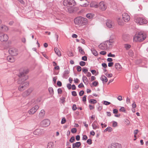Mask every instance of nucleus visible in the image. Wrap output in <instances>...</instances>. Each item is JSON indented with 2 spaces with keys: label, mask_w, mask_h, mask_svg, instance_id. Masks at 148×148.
<instances>
[{
  "label": "nucleus",
  "mask_w": 148,
  "mask_h": 148,
  "mask_svg": "<svg viewBox=\"0 0 148 148\" xmlns=\"http://www.w3.org/2000/svg\"><path fill=\"white\" fill-rule=\"evenodd\" d=\"M63 4L65 6V10L69 13L73 12L74 9L73 7L76 4L74 0H64Z\"/></svg>",
  "instance_id": "nucleus-1"
},
{
  "label": "nucleus",
  "mask_w": 148,
  "mask_h": 148,
  "mask_svg": "<svg viewBox=\"0 0 148 148\" xmlns=\"http://www.w3.org/2000/svg\"><path fill=\"white\" fill-rule=\"evenodd\" d=\"M145 34L142 33L136 34L133 38V41L135 42H140L143 41L146 38Z\"/></svg>",
  "instance_id": "nucleus-2"
},
{
  "label": "nucleus",
  "mask_w": 148,
  "mask_h": 148,
  "mask_svg": "<svg viewBox=\"0 0 148 148\" xmlns=\"http://www.w3.org/2000/svg\"><path fill=\"white\" fill-rule=\"evenodd\" d=\"M75 24L79 26H83L86 25L88 23L87 20L81 17L76 18L74 20Z\"/></svg>",
  "instance_id": "nucleus-3"
},
{
  "label": "nucleus",
  "mask_w": 148,
  "mask_h": 148,
  "mask_svg": "<svg viewBox=\"0 0 148 148\" xmlns=\"http://www.w3.org/2000/svg\"><path fill=\"white\" fill-rule=\"evenodd\" d=\"M18 84H20L18 87V90L22 91L25 89L29 85V82L23 79L19 80Z\"/></svg>",
  "instance_id": "nucleus-4"
},
{
  "label": "nucleus",
  "mask_w": 148,
  "mask_h": 148,
  "mask_svg": "<svg viewBox=\"0 0 148 148\" xmlns=\"http://www.w3.org/2000/svg\"><path fill=\"white\" fill-rule=\"evenodd\" d=\"M134 21L139 25L146 24L147 23V20L142 17H136L135 18Z\"/></svg>",
  "instance_id": "nucleus-5"
},
{
  "label": "nucleus",
  "mask_w": 148,
  "mask_h": 148,
  "mask_svg": "<svg viewBox=\"0 0 148 148\" xmlns=\"http://www.w3.org/2000/svg\"><path fill=\"white\" fill-rule=\"evenodd\" d=\"M106 25L109 28L113 29L115 27V24L114 21L110 20H107L106 21Z\"/></svg>",
  "instance_id": "nucleus-6"
},
{
  "label": "nucleus",
  "mask_w": 148,
  "mask_h": 148,
  "mask_svg": "<svg viewBox=\"0 0 148 148\" xmlns=\"http://www.w3.org/2000/svg\"><path fill=\"white\" fill-rule=\"evenodd\" d=\"M114 42L113 41H107L104 42V44L106 49H109L111 48L113 45Z\"/></svg>",
  "instance_id": "nucleus-7"
},
{
  "label": "nucleus",
  "mask_w": 148,
  "mask_h": 148,
  "mask_svg": "<svg viewBox=\"0 0 148 148\" xmlns=\"http://www.w3.org/2000/svg\"><path fill=\"white\" fill-rule=\"evenodd\" d=\"M39 108V106H38L36 105L28 111V113L29 114H34L38 109Z\"/></svg>",
  "instance_id": "nucleus-8"
},
{
  "label": "nucleus",
  "mask_w": 148,
  "mask_h": 148,
  "mask_svg": "<svg viewBox=\"0 0 148 148\" xmlns=\"http://www.w3.org/2000/svg\"><path fill=\"white\" fill-rule=\"evenodd\" d=\"M9 53L13 56H16L18 54L17 50L14 48H11L9 50Z\"/></svg>",
  "instance_id": "nucleus-9"
},
{
  "label": "nucleus",
  "mask_w": 148,
  "mask_h": 148,
  "mask_svg": "<svg viewBox=\"0 0 148 148\" xmlns=\"http://www.w3.org/2000/svg\"><path fill=\"white\" fill-rule=\"evenodd\" d=\"M99 6L100 9L102 11H105L107 8L106 3L103 1L100 2L99 4Z\"/></svg>",
  "instance_id": "nucleus-10"
},
{
  "label": "nucleus",
  "mask_w": 148,
  "mask_h": 148,
  "mask_svg": "<svg viewBox=\"0 0 148 148\" xmlns=\"http://www.w3.org/2000/svg\"><path fill=\"white\" fill-rule=\"evenodd\" d=\"M50 124V121L48 119H45L42 120L41 122V125L43 127H47L49 126Z\"/></svg>",
  "instance_id": "nucleus-11"
},
{
  "label": "nucleus",
  "mask_w": 148,
  "mask_h": 148,
  "mask_svg": "<svg viewBox=\"0 0 148 148\" xmlns=\"http://www.w3.org/2000/svg\"><path fill=\"white\" fill-rule=\"evenodd\" d=\"M8 39V35L4 34H0V41L1 42L7 41Z\"/></svg>",
  "instance_id": "nucleus-12"
},
{
  "label": "nucleus",
  "mask_w": 148,
  "mask_h": 148,
  "mask_svg": "<svg viewBox=\"0 0 148 148\" xmlns=\"http://www.w3.org/2000/svg\"><path fill=\"white\" fill-rule=\"evenodd\" d=\"M44 133L45 131L43 129H37L34 132V134L36 135H40Z\"/></svg>",
  "instance_id": "nucleus-13"
},
{
  "label": "nucleus",
  "mask_w": 148,
  "mask_h": 148,
  "mask_svg": "<svg viewBox=\"0 0 148 148\" xmlns=\"http://www.w3.org/2000/svg\"><path fill=\"white\" fill-rule=\"evenodd\" d=\"M122 18L125 22H128L130 20V16L127 13H124L122 14Z\"/></svg>",
  "instance_id": "nucleus-14"
},
{
  "label": "nucleus",
  "mask_w": 148,
  "mask_h": 148,
  "mask_svg": "<svg viewBox=\"0 0 148 148\" xmlns=\"http://www.w3.org/2000/svg\"><path fill=\"white\" fill-rule=\"evenodd\" d=\"M122 146L121 144L117 143H112L110 145L108 148H121Z\"/></svg>",
  "instance_id": "nucleus-15"
},
{
  "label": "nucleus",
  "mask_w": 148,
  "mask_h": 148,
  "mask_svg": "<svg viewBox=\"0 0 148 148\" xmlns=\"http://www.w3.org/2000/svg\"><path fill=\"white\" fill-rule=\"evenodd\" d=\"M80 5L83 7H86L88 5L89 3L86 0H80Z\"/></svg>",
  "instance_id": "nucleus-16"
},
{
  "label": "nucleus",
  "mask_w": 148,
  "mask_h": 148,
  "mask_svg": "<svg viewBox=\"0 0 148 148\" xmlns=\"http://www.w3.org/2000/svg\"><path fill=\"white\" fill-rule=\"evenodd\" d=\"M0 30L4 31H6L8 30V28L6 25H2L0 26Z\"/></svg>",
  "instance_id": "nucleus-17"
},
{
  "label": "nucleus",
  "mask_w": 148,
  "mask_h": 148,
  "mask_svg": "<svg viewBox=\"0 0 148 148\" xmlns=\"http://www.w3.org/2000/svg\"><path fill=\"white\" fill-rule=\"evenodd\" d=\"M90 6L91 7H94L95 8H97L99 6L97 3L95 2H92L90 4Z\"/></svg>",
  "instance_id": "nucleus-18"
},
{
  "label": "nucleus",
  "mask_w": 148,
  "mask_h": 148,
  "mask_svg": "<svg viewBox=\"0 0 148 148\" xmlns=\"http://www.w3.org/2000/svg\"><path fill=\"white\" fill-rule=\"evenodd\" d=\"M92 126L93 127V129L95 130L99 128V125L98 124L97 122L96 121H95L92 123Z\"/></svg>",
  "instance_id": "nucleus-19"
},
{
  "label": "nucleus",
  "mask_w": 148,
  "mask_h": 148,
  "mask_svg": "<svg viewBox=\"0 0 148 148\" xmlns=\"http://www.w3.org/2000/svg\"><path fill=\"white\" fill-rule=\"evenodd\" d=\"M8 60L11 62H13L15 61V59L12 56H8L7 58Z\"/></svg>",
  "instance_id": "nucleus-20"
},
{
  "label": "nucleus",
  "mask_w": 148,
  "mask_h": 148,
  "mask_svg": "<svg viewBox=\"0 0 148 148\" xmlns=\"http://www.w3.org/2000/svg\"><path fill=\"white\" fill-rule=\"evenodd\" d=\"M54 51L56 54L58 56H61V53L60 50L57 47H55L54 48Z\"/></svg>",
  "instance_id": "nucleus-21"
},
{
  "label": "nucleus",
  "mask_w": 148,
  "mask_h": 148,
  "mask_svg": "<svg viewBox=\"0 0 148 148\" xmlns=\"http://www.w3.org/2000/svg\"><path fill=\"white\" fill-rule=\"evenodd\" d=\"M115 68L118 71H121L122 69V66L119 63H116L115 65Z\"/></svg>",
  "instance_id": "nucleus-22"
},
{
  "label": "nucleus",
  "mask_w": 148,
  "mask_h": 148,
  "mask_svg": "<svg viewBox=\"0 0 148 148\" xmlns=\"http://www.w3.org/2000/svg\"><path fill=\"white\" fill-rule=\"evenodd\" d=\"M101 79L103 82H106L108 81L107 77L104 75H102L101 77Z\"/></svg>",
  "instance_id": "nucleus-23"
},
{
  "label": "nucleus",
  "mask_w": 148,
  "mask_h": 148,
  "mask_svg": "<svg viewBox=\"0 0 148 148\" xmlns=\"http://www.w3.org/2000/svg\"><path fill=\"white\" fill-rule=\"evenodd\" d=\"M45 111L44 110H42L39 113V116L40 118H43L45 115Z\"/></svg>",
  "instance_id": "nucleus-24"
},
{
  "label": "nucleus",
  "mask_w": 148,
  "mask_h": 148,
  "mask_svg": "<svg viewBox=\"0 0 148 148\" xmlns=\"http://www.w3.org/2000/svg\"><path fill=\"white\" fill-rule=\"evenodd\" d=\"M117 22L118 23V24L120 25H123L124 23L122 21V19L119 17H118L117 18Z\"/></svg>",
  "instance_id": "nucleus-25"
},
{
  "label": "nucleus",
  "mask_w": 148,
  "mask_h": 148,
  "mask_svg": "<svg viewBox=\"0 0 148 148\" xmlns=\"http://www.w3.org/2000/svg\"><path fill=\"white\" fill-rule=\"evenodd\" d=\"M81 143L80 142H77L73 144V147L78 148L81 146Z\"/></svg>",
  "instance_id": "nucleus-26"
},
{
  "label": "nucleus",
  "mask_w": 148,
  "mask_h": 148,
  "mask_svg": "<svg viewBox=\"0 0 148 148\" xmlns=\"http://www.w3.org/2000/svg\"><path fill=\"white\" fill-rule=\"evenodd\" d=\"M54 144L53 143L51 142L48 143L47 148H53Z\"/></svg>",
  "instance_id": "nucleus-27"
},
{
  "label": "nucleus",
  "mask_w": 148,
  "mask_h": 148,
  "mask_svg": "<svg viewBox=\"0 0 148 148\" xmlns=\"http://www.w3.org/2000/svg\"><path fill=\"white\" fill-rule=\"evenodd\" d=\"M78 49L79 52L82 55H83L85 54V52L84 50V49L81 47H79Z\"/></svg>",
  "instance_id": "nucleus-28"
},
{
  "label": "nucleus",
  "mask_w": 148,
  "mask_h": 148,
  "mask_svg": "<svg viewBox=\"0 0 148 148\" xmlns=\"http://www.w3.org/2000/svg\"><path fill=\"white\" fill-rule=\"evenodd\" d=\"M103 44H104V42L100 44L99 45V48L101 49H106L105 46V45H103Z\"/></svg>",
  "instance_id": "nucleus-29"
},
{
  "label": "nucleus",
  "mask_w": 148,
  "mask_h": 148,
  "mask_svg": "<svg viewBox=\"0 0 148 148\" xmlns=\"http://www.w3.org/2000/svg\"><path fill=\"white\" fill-rule=\"evenodd\" d=\"M86 16L89 19H91L93 17L94 14L91 13L88 14H86Z\"/></svg>",
  "instance_id": "nucleus-30"
},
{
  "label": "nucleus",
  "mask_w": 148,
  "mask_h": 148,
  "mask_svg": "<svg viewBox=\"0 0 148 148\" xmlns=\"http://www.w3.org/2000/svg\"><path fill=\"white\" fill-rule=\"evenodd\" d=\"M83 82L84 83L88 82V80L87 78L85 76H83L82 77Z\"/></svg>",
  "instance_id": "nucleus-31"
},
{
  "label": "nucleus",
  "mask_w": 148,
  "mask_h": 148,
  "mask_svg": "<svg viewBox=\"0 0 148 148\" xmlns=\"http://www.w3.org/2000/svg\"><path fill=\"white\" fill-rule=\"evenodd\" d=\"M92 53L95 56H97L98 55V53L97 51L94 49H92Z\"/></svg>",
  "instance_id": "nucleus-32"
},
{
  "label": "nucleus",
  "mask_w": 148,
  "mask_h": 148,
  "mask_svg": "<svg viewBox=\"0 0 148 148\" xmlns=\"http://www.w3.org/2000/svg\"><path fill=\"white\" fill-rule=\"evenodd\" d=\"M28 72V71L27 70H24L23 72H20V74L21 76H24L25 74L27 73Z\"/></svg>",
  "instance_id": "nucleus-33"
},
{
  "label": "nucleus",
  "mask_w": 148,
  "mask_h": 148,
  "mask_svg": "<svg viewBox=\"0 0 148 148\" xmlns=\"http://www.w3.org/2000/svg\"><path fill=\"white\" fill-rule=\"evenodd\" d=\"M112 128H111V127H109L106 128V129L104 130V131H108L109 132H111L112 131Z\"/></svg>",
  "instance_id": "nucleus-34"
},
{
  "label": "nucleus",
  "mask_w": 148,
  "mask_h": 148,
  "mask_svg": "<svg viewBox=\"0 0 148 148\" xmlns=\"http://www.w3.org/2000/svg\"><path fill=\"white\" fill-rule=\"evenodd\" d=\"M32 92V90L30 89H28L27 91H25L24 92V94H25L26 96L29 95Z\"/></svg>",
  "instance_id": "nucleus-35"
},
{
  "label": "nucleus",
  "mask_w": 148,
  "mask_h": 148,
  "mask_svg": "<svg viewBox=\"0 0 148 148\" xmlns=\"http://www.w3.org/2000/svg\"><path fill=\"white\" fill-rule=\"evenodd\" d=\"M119 111L120 112H126V110L125 108L123 107H121V108L119 109Z\"/></svg>",
  "instance_id": "nucleus-36"
},
{
  "label": "nucleus",
  "mask_w": 148,
  "mask_h": 148,
  "mask_svg": "<svg viewBox=\"0 0 148 148\" xmlns=\"http://www.w3.org/2000/svg\"><path fill=\"white\" fill-rule=\"evenodd\" d=\"M49 93L51 94H53V89L52 87H49Z\"/></svg>",
  "instance_id": "nucleus-37"
},
{
  "label": "nucleus",
  "mask_w": 148,
  "mask_h": 148,
  "mask_svg": "<svg viewBox=\"0 0 148 148\" xmlns=\"http://www.w3.org/2000/svg\"><path fill=\"white\" fill-rule=\"evenodd\" d=\"M128 54L129 56L131 57H132L134 55V53L133 51L132 50H130L128 52Z\"/></svg>",
  "instance_id": "nucleus-38"
},
{
  "label": "nucleus",
  "mask_w": 148,
  "mask_h": 148,
  "mask_svg": "<svg viewBox=\"0 0 148 148\" xmlns=\"http://www.w3.org/2000/svg\"><path fill=\"white\" fill-rule=\"evenodd\" d=\"M89 102L92 103H95L97 102V101L96 100L91 99L89 101Z\"/></svg>",
  "instance_id": "nucleus-39"
},
{
  "label": "nucleus",
  "mask_w": 148,
  "mask_h": 148,
  "mask_svg": "<svg viewBox=\"0 0 148 148\" xmlns=\"http://www.w3.org/2000/svg\"><path fill=\"white\" fill-rule=\"evenodd\" d=\"M112 126L114 127H116L117 126V123L116 122L113 121L112 122Z\"/></svg>",
  "instance_id": "nucleus-40"
},
{
  "label": "nucleus",
  "mask_w": 148,
  "mask_h": 148,
  "mask_svg": "<svg viewBox=\"0 0 148 148\" xmlns=\"http://www.w3.org/2000/svg\"><path fill=\"white\" fill-rule=\"evenodd\" d=\"M124 47L127 50L130 48L131 46L130 45L125 44L124 45Z\"/></svg>",
  "instance_id": "nucleus-41"
},
{
  "label": "nucleus",
  "mask_w": 148,
  "mask_h": 148,
  "mask_svg": "<svg viewBox=\"0 0 148 148\" xmlns=\"http://www.w3.org/2000/svg\"><path fill=\"white\" fill-rule=\"evenodd\" d=\"M125 123L127 125H130V121L128 119H126L125 120Z\"/></svg>",
  "instance_id": "nucleus-42"
},
{
  "label": "nucleus",
  "mask_w": 148,
  "mask_h": 148,
  "mask_svg": "<svg viewBox=\"0 0 148 148\" xmlns=\"http://www.w3.org/2000/svg\"><path fill=\"white\" fill-rule=\"evenodd\" d=\"M99 84L98 82L96 81H94L92 82V84L94 86H96Z\"/></svg>",
  "instance_id": "nucleus-43"
},
{
  "label": "nucleus",
  "mask_w": 148,
  "mask_h": 148,
  "mask_svg": "<svg viewBox=\"0 0 148 148\" xmlns=\"http://www.w3.org/2000/svg\"><path fill=\"white\" fill-rule=\"evenodd\" d=\"M123 38L125 41H127L129 39V37L128 36H123Z\"/></svg>",
  "instance_id": "nucleus-44"
},
{
  "label": "nucleus",
  "mask_w": 148,
  "mask_h": 148,
  "mask_svg": "<svg viewBox=\"0 0 148 148\" xmlns=\"http://www.w3.org/2000/svg\"><path fill=\"white\" fill-rule=\"evenodd\" d=\"M86 63L84 62V61H81L79 62V64L80 66H84L85 65Z\"/></svg>",
  "instance_id": "nucleus-45"
},
{
  "label": "nucleus",
  "mask_w": 148,
  "mask_h": 148,
  "mask_svg": "<svg viewBox=\"0 0 148 148\" xmlns=\"http://www.w3.org/2000/svg\"><path fill=\"white\" fill-rule=\"evenodd\" d=\"M105 75L108 77H111L112 76V73H106Z\"/></svg>",
  "instance_id": "nucleus-46"
},
{
  "label": "nucleus",
  "mask_w": 148,
  "mask_h": 148,
  "mask_svg": "<svg viewBox=\"0 0 148 148\" xmlns=\"http://www.w3.org/2000/svg\"><path fill=\"white\" fill-rule=\"evenodd\" d=\"M87 143L89 145H91L92 143V141L91 139H88L87 140Z\"/></svg>",
  "instance_id": "nucleus-47"
},
{
  "label": "nucleus",
  "mask_w": 148,
  "mask_h": 148,
  "mask_svg": "<svg viewBox=\"0 0 148 148\" xmlns=\"http://www.w3.org/2000/svg\"><path fill=\"white\" fill-rule=\"evenodd\" d=\"M75 137L74 136L72 137L70 139V141L71 143H73L75 141Z\"/></svg>",
  "instance_id": "nucleus-48"
},
{
  "label": "nucleus",
  "mask_w": 148,
  "mask_h": 148,
  "mask_svg": "<svg viewBox=\"0 0 148 148\" xmlns=\"http://www.w3.org/2000/svg\"><path fill=\"white\" fill-rule=\"evenodd\" d=\"M66 122V120L65 118H63L62 119L61 123L62 124L65 123Z\"/></svg>",
  "instance_id": "nucleus-49"
},
{
  "label": "nucleus",
  "mask_w": 148,
  "mask_h": 148,
  "mask_svg": "<svg viewBox=\"0 0 148 148\" xmlns=\"http://www.w3.org/2000/svg\"><path fill=\"white\" fill-rule=\"evenodd\" d=\"M77 132V129L75 128H72L71 130V132L73 133H75Z\"/></svg>",
  "instance_id": "nucleus-50"
},
{
  "label": "nucleus",
  "mask_w": 148,
  "mask_h": 148,
  "mask_svg": "<svg viewBox=\"0 0 148 148\" xmlns=\"http://www.w3.org/2000/svg\"><path fill=\"white\" fill-rule=\"evenodd\" d=\"M108 57H115V56L114 54H112L111 53H110L108 55Z\"/></svg>",
  "instance_id": "nucleus-51"
},
{
  "label": "nucleus",
  "mask_w": 148,
  "mask_h": 148,
  "mask_svg": "<svg viewBox=\"0 0 148 148\" xmlns=\"http://www.w3.org/2000/svg\"><path fill=\"white\" fill-rule=\"evenodd\" d=\"M77 71H81L82 68L80 66H78L77 67Z\"/></svg>",
  "instance_id": "nucleus-52"
},
{
  "label": "nucleus",
  "mask_w": 148,
  "mask_h": 148,
  "mask_svg": "<svg viewBox=\"0 0 148 148\" xmlns=\"http://www.w3.org/2000/svg\"><path fill=\"white\" fill-rule=\"evenodd\" d=\"M89 107L90 110H92L95 108L94 106H92L91 105H89Z\"/></svg>",
  "instance_id": "nucleus-53"
},
{
  "label": "nucleus",
  "mask_w": 148,
  "mask_h": 148,
  "mask_svg": "<svg viewBox=\"0 0 148 148\" xmlns=\"http://www.w3.org/2000/svg\"><path fill=\"white\" fill-rule=\"evenodd\" d=\"M88 138L87 136L86 135H84L82 137V139L84 140H86Z\"/></svg>",
  "instance_id": "nucleus-54"
},
{
  "label": "nucleus",
  "mask_w": 148,
  "mask_h": 148,
  "mask_svg": "<svg viewBox=\"0 0 148 148\" xmlns=\"http://www.w3.org/2000/svg\"><path fill=\"white\" fill-rule=\"evenodd\" d=\"M110 103V102L106 101H104L103 102V104L106 105H108Z\"/></svg>",
  "instance_id": "nucleus-55"
},
{
  "label": "nucleus",
  "mask_w": 148,
  "mask_h": 148,
  "mask_svg": "<svg viewBox=\"0 0 148 148\" xmlns=\"http://www.w3.org/2000/svg\"><path fill=\"white\" fill-rule=\"evenodd\" d=\"M72 109L73 110H75L77 109V107L75 104H73L72 106Z\"/></svg>",
  "instance_id": "nucleus-56"
},
{
  "label": "nucleus",
  "mask_w": 148,
  "mask_h": 148,
  "mask_svg": "<svg viewBox=\"0 0 148 148\" xmlns=\"http://www.w3.org/2000/svg\"><path fill=\"white\" fill-rule=\"evenodd\" d=\"M82 60L84 61H86L87 60V57L86 56H83L82 58Z\"/></svg>",
  "instance_id": "nucleus-57"
},
{
  "label": "nucleus",
  "mask_w": 148,
  "mask_h": 148,
  "mask_svg": "<svg viewBox=\"0 0 148 148\" xmlns=\"http://www.w3.org/2000/svg\"><path fill=\"white\" fill-rule=\"evenodd\" d=\"M100 54L103 55H105L106 54V52L104 51H102L100 52Z\"/></svg>",
  "instance_id": "nucleus-58"
},
{
  "label": "nucleus",
  "mask_w": 148,
  "mask_h": 148,
  "mask_svg": "<svg viewBox=\"0 0 148 148\" xmlns=\"http://www.w3.org/2000/svg\"><path fill=\"white\" fill-rule=\"evenodd\" d=\"M72 94L73 96H75L77 95L76 92L75 91H72Z\"/></svg>",
  "instance_id": "nucleus-59"
},
{
  "label": "nucleus",
  "mask_w": 148,
  "mask_h": 148,
  "mask_svg": "<svg viewBox=\"0 0 148 148\" xmlns=\"http://www.w3.org/2000/svg\"><path fill=\"white\" fill-rule=\"evenodd\" d=\"M57 85L59 86H61L62 85V84L61 82L59 81L57 82Z\"/></svg>",
  "instance_id": "nucleus-60"
},
{
  "label": "nucleus",
  "mask_w": 148,
  "mask_h": 148,
  "mask_svg": "<svg viewBox=\"0 0 148 148\" xmlns=\"http://www.w3.org/2000/svg\"><path fill=\"white\" fill-rule=\"evenodd\" d=\"M80 138V137L79 135H77L75 137V139L77 141H79V140Z\"/></svg>",
  "instance_id": "nucleus-61"
},
{
  "label": "nucleus",
  "mask_w": 148,
  "mask_h": 148,
  "mask_svg": "<svg viewBox=\"0 0 148 148\" xmlns=\"http://www.w3.org/2000/svg\"><path fill=\"white\" fill-rule=\"evenodd\" d=\"M113 62H109L108 64V66L109 67H112L113 65Z\"/></svg>",
  "instance_id": "nucleus-62"
},
{
  "label": "nucleus",
  "mask_w": 148,
  "mask_h": 148,
  "mask_svg": "<svg viewBox=\"0 0 148 148\" xmlns=\"http://www.w3.org/2000/svg\"><path fill=\"white\" fill-rule=\"evenodd\" d=\"M88 70L86 69L85 68H83L82 69V71L85 73H86V72L88 71Z\"/></svg>",
  "instance_id": "nucleus-63"
},
{
  "label": "nucleus",
  "mask_w": 148,
  "mask_h": 148,
  "mask_svg": "<svg viewBox=\"0 0 148 148\" xmlns=\"http://www.w3.org/2000/svg\"><path fill=\"white\" fill-rule=\"evenodd\" d=\"M84 93V91L83 90L81 91L79 93V95L80 96H82L83 95Z\"/></svg>",
  "instance_id": "nucleus-64"
}]
</instances>
